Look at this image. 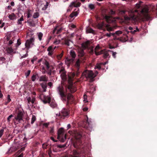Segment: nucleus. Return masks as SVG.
<instances>
[{
    "instance_id": "obj_40",
    "label": "nucleus",
    "mask_w": 157,
    "mask_h": 157,
    "mask_svg": "<svg viewBox=\"0 0 157 157\" xmlns=\"http://www.w3.org/2000/svg\"><path fill=\"white\" fill-rule=\"evenodd\" d=\"M36 120V117L35 116L33 115L31 119V124H33Z\"/></svg>"
},
{
    "instance_id": "obj_55",
    "label": "nucleus",
    "mask_w": 157,
    "mask_h": 157,
    "mask_svg": "<svg viewBox=\"0 0 157 157\" xmlns=\"http://www.w3.org/2000/svg\"><path fill=\"white\" fill-rule=\"evenodd\" d=\"M7 101L9 102L11 101V99L10 98V95L9 94L7 95Z\"/></svg>"
},
{
    "instance_id": "obj_2",
    "label": "nucleus",
    "mask_w": 157,
    "mask_h": 157,
    "mask_svg": "<svg viewBox=\"0 0 157 157\" xmlns=\"http://www.w3.org/2000/svg\"><path fill=\"white\" fill-rule=\"evenodd\" d=\"M57 91L59 94L61 100L63 102H66V105L71 104L74 100L73 96L70 93H65L63 86L62 85H59L57 87Z\"/></svg>"
},
{
    "instance_id": "obj_28",
    "label": "nucleus",
    "mask_w": 157,
    "mask_h": 157,
    "mask_svg": "<svg viewBox=\"0 0 157 157\" xmlns=\"http://www.w3.org/2000/svg\"><path fill=\"white\" fill-rule=\"evenodd\" d=\"M105 27L107 31H113V28L112 27H110L108 24H105Z\"/></svg>"
},
{
    "instance_id": "obj_43",
    "label": "nucleus",
    "mask_w": 157,
    "mask_h": 157,
    "mask_svg": "<svg viewBox=\"0 0 157 157\" xmlns=\"http://www.w3.org/2000/svg\"><path fill=\"white\" fill-rule=\"evenodd\" d=\"M57 147L59 148H64L65 147H66V144H64L63 145H58L57 146Z\"/></svg>"
},
{
    "instance_id": "obj_24",
    "label": "nucleus",
    "mask_w": 157,
    "mask_h": 157,
    "mask_svg": "<svg viewBox=\"0 0 157 157\" xmlns=\"http://www.w3.org/2000/svg\"><path fill=\"white\" fill-rule=\"evenodd\" d=\"M105 25L104 22L102 21L100 23H98L97 25V27L99 29H102L103 27L105 26Z\"/></svg>"
},
{
    "instance_id": "obj_56",
    "label": "nucleus",
    "mask_w": 157,
    "mask_h": 157,
    "mask_svg": "<svg viewBox=\"0 0 157 157\" xmlns=\"http://www.w3.org/2000/svg\"><path fill=\"white\" fill-rule=\"evenodd\" d=\"M4 132V130L2 129L0 130V137H1L2 136Z\"/></svg>"
},
{
    "instance_id": "obj_42",
    "label": "nucleus",
    "mask_w": 157,
    "mask_h": 157,
    "mask_svg": "<svg viewBox=\"0 0 157 157\" xmlns=\"http://www.w3.org/2000/svg\"><path fill=\"white\" fill-rule=\"evenodd\" d=\"M36 75H37V74L36 75H33L31 77V79L34 82L35 81L36 79Z\"/></svg>"
},
{
    "instance_id": "obj_21",
    "label": "nucleus",
    "mask_w": 157,
    "mask_h": 157,
    "mask_svg": "<svg viewBox=\"0 0 157 157\" xmlns=\"http://www.w3.org/2000/svg\"><path fill=\"white\" fill-rule=\"evenodd\" d=\"M90 44V41L87 40L85 42L83 43L82 44V47L84 48H88Z\"/></svg>"
},
{
    "instance_id": "obj_9",
    "label": "nucleus",
    "mask_w": 157,
    "mask_h": 157,
    "mask_svg": "<svg viewBox=\"0 0 157 157\" xmlns=\"http://www.w3.org/2000/svg\"><path fill=\"white\" fill-rule=\"evenodd\" d=\"M23 112L21 110H18L15 115V119L18 122L20 123L21 121L23 120Z\"/></svg>"
},
{
    "instance_id": "obj_4",
    "label": "nucleus",
    "mask_w": 157,
    "mask_h": 157,
    "mask_svg": "<svg viewBox=\"0 0 157 157\" xmlns=\"http://www.w3.org/2000/svg\"><path fill=\"white\" fill-rule=\"evenodd\" d=\"M40 98L44 104L48 103L50 106L52 108H54L57 106L56 104L54 101H51V98L46 96L43 94H41L40 96Z\"/></svg>"
},
{
    "instance_id": "obj_62",
    "label": "nucleus",
    "mask_w": 157,
    "mask_h": 157,
    "mask_svg": "<svg viewBox=\"0 0 157 157\" xmlns=\"http://www.w3.org/2000/svg\"><path fill=\"white\" fill-rule=\"evenodd\" d=\"M60 40H56L54 42V43L56 44H58L60 43Z\"/></svg>"
},
{
    "instance_id": "obj_29",
    "label": "nucleus",
    "mask_w": 157,
    "mask_h": 157,
    "mask_svg": "<svg viewBox=\"0 0 157 157\" xmlns=\"http://www.w3.org/2000/svg\"><path fill=\"white\" fill-rule=\"evenodd\" d=\"M42 88L43 89L44 92H45L46 91L47 89V84L46 83H42L40 84Z\"/></svg>"
},
{
    "instance_id": "obj_44",
    "label": "nucleus",
    "mask_w": 157,
    "mask_h": 157,
    "mask_svg": "<svg viewBox=\"0 0 157 157\" xmlns=\"http://www.w3.org/2000/svg\"><path fill=\"white\" fill-rule=\"evenodd\" d=\"M79 59H80V62H84L86 60V57L84 56L83 57H80Z\"/></svg>"
},
{
    "instance_id": "obj_50",
    "label": "nucleus",
    "mask_w": 157,
    "mask_h": 157,
    "mask_svg": "<svg viewBox=\"0 0 157 157\" xmlns=\"http://www.w3.org/2000/svg\"><path fill=\"white\" fill-rule=\"evenodd\" d=\"M89 7L91 10L93 9L94 8V5L92 4H89Z\"/></svg>"
},
{
    "instance_id": "obj_33",
    "label": "nucleus",
    "mask_w": 157,
    "mask_h": 157,
    "mask_svg": "<svg viewBox=\"0 0 157 157\" xmlns=\"http://www.w3.org/2000/svg\"><path fill=\"white\" fill-rule=\"evenodd\" d=\"M139 30L138 28L137 27H136V29H133V30H132L130 31V32L132 34H134L136 32H139Z\"/></svg>"
},
{
    "instance_id": "obj_18",
    "label": "nucleus",
    "mask_w": 157,
    "mask_h": 157,
    "mask_svg": "<svg viewBox=\"0 0 157 157\" xmlns=\"http://www.w3.org/2000/svg\"><path fill=\"white\" fill-rule=\"evenodd\" d=\"M62 43L67 46H69L70 45V42L73 43V41L69 39L68 37H64L62 39Z\"/></svg>"
},
{
    "instance_id": "obj_31",
    "label": "nucleus",
    "mask_w": 157,
    "mask_h": 157,
    "mask_svg": "<svg viewBox=\"0 0 157 157\" xmlns=\"http://www.w3.org/2000/svg\"><path fill=\"white\" fill-rule=\"evenodd\" d=\"M62 30V28H59V29H57V28H56L53 30V33H55L56 32V34H59L61 32Z\"/></svg>"
},
{
    "instance_id": "obj_39",
    "label": "nucleus",
    "mask_w": 157,
    "mask_h": 157,
    "mask_svg": "<svg viewBox=\"0 0 157 157\" xmlns=\"http://www.w3.org/2000/svg\"><path fill=\"white\" fill-rule=\"evenodd\" d=\"M31 10H30V9H29L28 10V11L27 12V18H29L31 16L32 14L31 13Z\"/></svg>"
},
{
    "instance_id": "obj_58",
    "label": "nucleus",
    "mask_w": 157,
    "mask_h": 157,
    "mask_svg": "<svg viewBox=\"0 0 157 157\" xmlns=\"http://www.w3.org/2000/svg\"><path fill=\"white\" fill-rule=\"evenodd\" d=\"M21 44L20 40L18 39L17 40V44L18 46L20 45Z\"/></svg>"
},
{
    "instance_id": "obj_7",
    "label": "nucleus",
    "mask_w": 157,
    "mask_h": 157,
    "mask_svg": "<svg viewBox=\"0 0 157 157\" xmlns=\"http://www.w3.org/2000/svg\"><path fill=\"white\" fill-rule=\"evenodd\" d=\"M58 136L57 138L61 142H63L66 138V135L64 134V131L63 128H61L58 131Z\"/></svg>"
},
{
    "instance_id": "obj_59",
    "label": "nucleus",
    "mask_w": 157,
    "mask_h": 157,
    "mask_svg": "<svg viewBox=\"0 0 157 157\" xmlns=\"http://www.w3.org/2000/svg\"><path fill=\"white\" fill-rule=\"evenodd\" d=\"M48 125L49 123H44L43 124V126H45L46 128H47Z\"/></svg>"
},
{
    "instance_id": "obj_37",
    "label": "nucleus",
    "mask_w": 157,
    "mask_h": 157,
    "mask_svg": "<svg viewBox=\"0 0 157 157\" xmlns=\"http://www.w3.org/2000/svg\"><path fill=\"white\" fill-rule=\"evenodd\" d=\"M38 36L39 40L40 41L43 36V33H38Z\"/></svg>"
},
{
    "instance_id": "obj_14",
    "label": "nucleus",
    "mask_w": 157,
    "mask_h": 157,
    "mask_svg": "<svg viewBox=\"0 0 157 157\" xmlns=\"http://www.w3.org/2000/svg\"><path fill=\"white\" fill-rule=\"evenodd\" d=\"M80 5L81 3L80 2H78L77 3L75 2H72L69 5L68 9L67 10V12H70L73 7H79L80 6Z\"/></svg>"
},
{
    "instance_id": "obj_16",
    "label": "nucleus",
    "mask_w": 157,
    "mask_h": 157,
    "mask_svg": "<svg viewBox=\"0 0 157 157\" xmlns=\"http://www.w3.org/2000/svg\"><path fill=\"white\" fill-rule=\"evenodd\" d=\"M59 73H61L60 76L62 79L63 81L66 80L67 78V76L66 75V72L64 68H63L60 69L59 70Z\"/></svg>"
},
{
    "instance_id": "obj_19",
    "label": "nucleus",
    "mask_w": 157,
    "mask_h": 157,
    "mask_svg": "<svg viewBox=\"0 0 157 157\" xmlns=\"http://www.w3.org/2000/svg\"><path fill=\"white\" fill-rule=\"evenodd\" d=\"M37 21H34L33 19H29L28 21L27 22L29 26L34 27L36 26V23L37 22Z\"/></svg>"
},
{
    "instance_id": "obj_36",
    "label": "nucleus",
    "mask_w": 157,
    "mask_h": 157,
    "mask_svg": "<svg viewBox=\"0 0 157 157\" xmlns=\"http://www.w3.org/2000/svg\"><path fill=\"white\" fill-rule=\"evenodd\" d=\"M63 51H62L61 53L58 55L57 56V57L58 60H60L61 58L62 57L63 55Z\"/></svg>"
},
{
    "instance_id": "obj_47",
    "label": "nucleus",
    "mask_w": 157,
    "mask_h": 157,
    "mask_svg": "<svg viewBox=\"0 0 157 157\" xmlns=\"http://www.w3.org/2000/svg\"><path fill=\"white\" fill-rule=\"evenodd\" d=\"M50 129L49 130L50 133L51 134H53L54 132L53 127H50Z\"/></svg>"
},
{
    "instance_id": "obj_54",
    "label": "nucleus",
    "mask_w": 157,
    "mask_h": 157,
    "mask_svg": "<svg viewBox=\"0 0 157 157\" xmlns=\"http://www.w3.org/2000/svg\"><path fill=\"white\" fill-rule=\"evenodd\" d=\"M37 58L36 57L34 56L31 60V62L33 63H34V61H36L37 59Z\"/></svg>"
},
{
    "instance_id": "obj_6",
    "label": "nucleus",
    "mask_w": 157,
    "mask_h": 157,
    "mask_svg": "<svg viewBox=\"0 0 157 157\" xmlns=\"http://www.w3.org/2000/svg\"><path fill=\"white\" fill-rule=\"evenodd\" d=\"M70 56L72 58L70 59L67 58L66 59L65 62V63L69 67L70 65H72L73 64L74 61L76 56V53L74 51L71 50L70 52Z\"/></svg>"
},
{
    "instance_id": "obj_3",
    "label": "nucleus",
    "mask_w": 157,
    "mask_h": 157,
    "mask_svg": "<svg viewBox=\"0 0 157 157\" xmlns=\"http://www.w3.org/2000/svg\"><path fill=\"white\" fill-rule=\"evenodd\" d=\"M68 84L66 85V87L69 92L71 93H74L76 91V88L73 83L72 78L70 76H68Z\"/></svg>"
},
{
    "instance_id": "obj_38",
    "label": "nucleus",
    "mask_w": 157,
    "mask_h": 157,
    "mask_svg": "<svg viewBox=\"0 0 157 157\" xmlns=\"http://www.w3.org/2000/svg\"><path fill=\"white\" fill-rule=\"evenodd\" d=\"M49 5V3L48 2H46V4L42 8V10H45L47 8Z\"/></svg>"
},
{
    "instance_id": "obj_27",
    "label": "nucleus",
    "mask_w": 157,
    "mask_h": 157,
    "mask_svg": "<svg viewBox=\"0 0 157 157\" xmlns=\"http://www.w3.org/2000/svg\"><path fill=\"white\" fill-rule=\"evenodd\" d=\"M103 64V63H97L94 67L95 69H98V70H100L101 68V65Z\"/></svg>"
},
{
    "instance_id": "obj_1",
    "label": "nucleus",
    "mask_w": 157,
    "mask_h": 157,
    "mask_svg": "<svg viewBox=\"0 0 157 157\" xmlns=\"http://www.w3.org/2000/svg\"><path fill=\"white\" fill-rule=\"evenodd\" d=\"M69 132L75 136V139L73 141V146L75 148L79 149L74 150L72 155H70L64 157H79L81 156L79 149H83L85 147L82 142L83 138V133L77 131H69Z\"/></svg>"
},
{
    "instance_id": "obj_5",
    "label": "nucleus",
    "mask_w": 157,
    "mask_h": 157,
    "mask_svg": "<svg viewBox=\"0 0 157 157\" xmlns=\"http://www.w3.org/2000/svg\"><path fill=\"white\" fill-rule=\"evenodd\" d=\"M83 76H84L86 78H89L90 82L94 81V78L96 77V75H94L93 72L91 70H86L84 71L82 73Z\"/></svg>"
},
{
    "instance_id": "obj_23",
    "label": "nucleus",
    "mask_w": 157,
    "mask_h": 157,
    "mask_svg": "<svg viewBox=\"0 0 157 157\" xmlns=\"http://www.w3.org/2000/svg\"><path fill=\"white\" fill-rule=\"evenodd\" d=\"M48 80V78L46 75H43L40 77V81L47 82Z\"/></svg>"
},
{
    "instance_id": "obj_10",
    "label": "nucleus",
    "mask_w": 157,
    "mask_h": 157,
    "mask_svg": "<svg viewBox=\"0 0 157 157\" xmlns=\"http://www.w3.org/2000/svg\"><path fill=\"white\" fill-rule=\"evenodd\" d=\"M124 18L125 20L128 21H131L134 23H136L139 20L138 17L134 14H132L130 17L125 16Z\"/></svg>"
},
{
    "instance_id": "obj_49",
    "label": "nucleus",
    "mask_w": 157,
    "mask_h": 157,
    "mask_svg": "<svg viewBox=\"0 0 157 157\" xmlns=\"http://www.w3.org/2000/svg\"><path fill=\"white\" fill-rule=\"evenodd\" d=\"M94 47H91L90 48V52L91 54H93L94 53Z\"/></svg>"
},
{
    "instance_id": "obj_22",
    "label": "nucleus",
    "mask_w": 157,
    "mask_h": 157,
    "mask_svg": "<svg viewBox=\"0 0 157 157\" xmlns=\"http://www.w3.org/2000/svg\"><path fill=\"white\" fill-rule=\"evenodd\" d=\"M122 33V32L121 31H117L115 33H113L112 34V35H113L114 37V40H119V38H117L116 36H115V35L116 34L117 36H119Z\"/></svg>"
},
{
    "instance_id": "obj_46",
    "label": "nucleus",
    "mask_w": 157,
    "mask_h": 157,
    "mask_svg": "<svg viewBox=\"0 0 157 157\" xmlns=\"http://www.w3.org/2000/svg\"><path fill=\"white\" fill-rule=\"evenodd\" d=\"M31 73V71L30 70H29L27 71V72L25 73V76L27 78L28 76H29Z\"/></svg>"
},
{
    "instance_id": "obj_52",
    "label": "nucleus",
    "mask_w": 157,
    "mask_h": 157,
    "mask_svg": "<svg viewBox=\"0 0 157 157\" xmlns=\"http://www.w3.org/2000/svg\"><path fill=\"white\" fill-rule=\"evenodd\" d=\"M126 11L125 10H122L120 12V13L122 15H124L125 14Z\"/></svg>"
},
{
    "instance_id": "obj_48",
    "label": "nucleus",
    "mask_w": 157,
    "mask_h": 157,
    "mask_svg": "<svg viewBox=\"0 0 157 157\" xmlns=\"http://www.w3.org/2000/svg\"><path fill=\"white\" fill-rule=\"evenodd\" d=\"M47 51L48 52H53V48L52 46H49L47 49Z\"/></svg>"
},
{
    "instance_id": "obj_25",
    "label": "nucleus",
    "mask_w": 157,
    "mask_h": 157,
    "mask_svg": "<svg viewBox=\"0 0 157 157\" xmlns=\"http://www.w3.org/2000/svg\"><path fill=\"white\" fill-rule=\"evenodd\" d=\"M103 17L106 20V21L107 22H109V21L110 20L111 16H108L106 14H102Z\"/></svg>"
},
{
    "instance_id": "obj_30",
    "label": "nucleus",
    "mask_w": 157,
    "mask_h": 157,
    "mask_svg": "<svg viewBox=\"0 0 157 157\" xmlns=\"http://www.w3.org/2000/svg\"><path fill=\"white\" fill-rule=\"evenodd\" d=\"M82 125L86 128H88L89 125V123L88 120H86V121L83 122Z\"/></svg>"
},
{
    "instance_id": "obj_8",
    "label": "nucleus",
    "mask_w": 157,
    "mask_h": 157,
    "mask_svg": "<svg viewBox=\"0 0 157 157\" xmlns=\"http://www.w3.org/2000/svg\"><path fill=\"white\" fill-rule=\"evenodd\" d=\"M70 113V110L67 109L63 108L61 111L60 113L56 114V117H60V118L64 119L69 116Z\"/></svg>"
},
{
    "instance_id": "obj_34",
    "label": "nucleus",
    "mask_w": 157,
    "mask_h": 157,
    "mask_svg": "<svg viewBox=\"0 0 157 157\" xmlns=\"http://www.w3.org/2000/svg\"><path fill=\"white\" fill-rule=\"evenodd\" d=\"M6 50L7 53L9 54L13 52V50L12 48L9 47L7 48Z\"/></svg>"
},
{
    "instance_id": "obj_64",
    "label": "nucleus",
    "mask_w": 157,
    "mask_h": 157,
    "mask_svg": "<svg viewBox=\"0 0 157 157\" xmlns=\"http://www.w3.org/2000/svg\"><path fill=\"white\" fill-rule=\"evenodd\" d=\"M28 102L29 103H30V102H31V99L30 97H28L27 98Z\"/></svg>"
},
{
    "instance_id": "obj_17",
    "label": "nucleus",
    "mask_w": 157,
    "mask_h": 157,
    "mask_svg": "<svg viewBox=\"0 0 157 157\" xmlns=\"http://www.w3.org/2000/svg\"><path fill=\"white\" fill-rule=\"evenodd\" d=\"M101 49V47L99 45H97L94 48V53L96 56H98L103 54L104 50H102L100 51H98Z\"/></svg>"
},
{
    "instance_id": "obj_61",
    "label": "nucleus",
    "mask_w": 157,
    "mask_h": 157,
    "mask_svg": "<svg viewBox=\"0 0 157 157\" xmlns=\"http://www.w3.org/2000/svg\"><path fill=\"white\" fill-rule=\"evenodd\" d=\"M112 33H107L106 34H105V35L108 37H110L111 36V35H112Z\"/></svg>"
},
{
    "instance_id": "obj_57",
    "label": "nucleus",
    "mask_w": 157,
    "mask_h": 157,
    "mask_svg": "<svg viewBox=\"0 0 157 157\" xmlns=\"http://www.w3.org/2000/svg\"><path fill=\"white\" fill-rule=\"evenodd\" d=\"M13 39H14L13 38H12L11 40H9V45L13 43V40H14Z\"/></svg>"
},
{
    "instance_id": "obj_45",
    "label": "nucleus",
    "mask_w": 157,
    "mask_h": 157,
    "mask_svg": "<svg viewBox=\"0 0 157 157\" xmlns=\"http://www.w3.org/2000/svg\"><path fill=\"white\" fill-rule=\"evenodd\" d=\"M103 53L104 54H103V57L104 58H107L108 57L109 55V54L108 53H107V52H104H104H103Z\"/></svg>"
},
{
    "instance_id": "obj_41",
    "label": "nucleus",
    "mask_w": 157,
    "mask_h": 157,
    "mask_svg": "<svg viewBox=\"0 0 157 157\" xmlns=\"http://www.w3.org/2000/svg\"><path fill=\"white\" fill-rule=\"evenodd\" d=\"M85 53L83 50H81L79 53V56L80 57H83L84 56Z\"/></svg>"
},
{
    "instance_id": "obj_63",
    "label": "nucleus",
    "mask_w": 157,
    "mask_h": 157,
    "mask_svg": "<svg viewBox=\"0 0 157 157\" xmlns=\"http://www.w3.org/2000/svg\"><path fill=\"white\" fill-rule=\"evenodd\" d=\"M6 60L5 58L4 57H0V61H4Z\"/></svg>"
},
{
    "instance_id": "obj_20",
    "label": "nucleus",
    "mask_w": 157,
    "mask_h": 157,
    "mask_svg": "<svg viewBox=\"0 0 157 157\" xmlns=\"http://www.w3.org/2000/svg\"><path fill=\"white\" fill-rule=\"evenodd\" d=\"M75 11L73 12L69 16L71 18H73L74 17L77 16L78 14L79 13V10L78 9H75V10H76Z\"/></svg>"
},
{
    "instance_id": "obj_32",
    "label": "nucleus",
    "mask_w": 157,
    "mask_h": 157,
    "mask_svg": "<svg viewBox=\"0 0 157 157\" xmlns=\"http://www.w3.org/2000/svg\"><path fill=\"white\" fill-rule=\"evenodd\" d=\"M86 32L88 33H94V31L91 28H88L86 30Z\"/></svg>"
},
{
    "instance_id": "obj_35",
    "label": "nucleus",
    "mask_w": 157,
    "mask_h": 157,
    "mask_svg": "<svg viewBox=\"0 0 157 157\" xmlns=\"http://www.w3.org/2000/svg\"><path fill=\"white\" fill-rule=\"evenodd\" d=\"M39 16V13L38 12H36V13H35L33 15V17L34 18H38Z\"/></svg>"
},
{
    "instance_id": "obj_11",
    "label": "nucleus",
    "mask_w": 157,
    "mask_h": 157,
    "mask_svg": "<svg viewBox=\"0 0 157 157\" xmlns=\"http://www.w3.org/2000/svg\"><path fill=\"white\" fill-rule=\"evenodd\" d=\"M35 39L34 37H31L29 39H28L25 44V47L28 49L34 45Z\"/></svg>"
},
{
    "instance_id": "obj_53",
    "label": "nucleus",
    "mask_w": 157,
    "mask_h": 157,
    "mask_svg": "<svg viewBox=\"0 0 157 157\" xmlns=\"http://www.w3.org/2000/svg\"><path fill=\"white\" fill-rule=\"evenodd\" d=\"M13 117V115L12 114L10 115L7 118V121L10 122V118Z\"/></svg>"
},
{
    "instance_id": "obj_13",
    "label": "nucleus",
    "mask_w": 157,
    "mask_h": 157,
    "mask_svg": "<svg viewBox=\"0 0 157 157\" xmlns=\"http://www.w3.org/2000/svg\"><path fill=\"white\" fill-rule=\"evenodd\" d=\"M80 59H78L76 60L75 63L73 65L74 67L76 69V71L77 75L78 76L80 73L79 71L80 65Z\"/></svg>"
},
{
    "instance_id": "obj_12",
    "label": "nucleus",
    "mask_w": 157,
    "mask_h": 157,
    "mask_svg": "<svg viewBox=\"0 0 157 157\" xmlns=\"http://www.w3.org/2000/svg\"><path fill=\"white\" fill-rule=\"evenodd\" d=\"M44 64L46 69L47 70V73L49 75H51L52 71L53 69L52 66L50 65L49 63L47 61H45Z\"/></svg>"
},
{
    "instance_id": "obj_15",
    "label": "nucleus",
    "mask_w": 157,
    "mask_h": 157,
    "mask_svg": "<svg viewBox=\"0 0 157 157\" xmlns=\"http://www.w3.org/2000/svg\"><path fill=\"white\" fill-rule=\"evenodd\" d=\"M148 9L146 8L143 9L141 10V13L144 17L146 19L149 18L150 16L148 14Z\"/></svg>"
},
{
    "instance_id": "obj_26",
    "label": "nucleus",
    "mask_w": 157,
    "mask_h": 157,
    "mask_svg": "<svg viewBox=\"0 0 157 157\" xmlns=\"http://www.w3.org/2000/svg\"><path fill=\"white\" fill-rule=\"evenodd\" d=\"M9 18L11 20L16 19V16L13 13H11L9 15Z\"/></svg>"
},
{
    "instance_id": "obj_51",
    "label": "nucleus",
    "mask_w": 157,
    "mask_h": 157,
    "mask_svg": "<svg viewBox=\"0 0 157 157\" xmlns=\"http://www.w3.org/2000/svg\"><path fill=\"white\" fill-rule=\"evenodd\" d=\"M48 145L46 143H44L42 145V147L43 149H46Z\"/></svg>"
},
{
    "instance_id": "obj_60",
    "label": "nucleus",
    "mask_w": 157,
    "mask_h": 157,
    "mask_svg": "<svg viewBox=\"0 0 157 157\" xmlns=\"http://www.w3.org/2000/svg\"><path fill=\"white\" fill-rule=\"evenodd\" d=\"M17 23L18 25H21V26L23 25L21 21H19V19L18 20V21H17Z\"/></svg>"
}]
</instances>
